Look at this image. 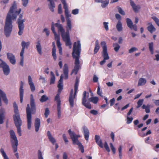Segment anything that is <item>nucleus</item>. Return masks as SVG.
Masks as SVG:
<instances>
[{
	"label": "nucleus",
	"instance_id": "nucleus-39",
	"mask_svg": "<svg viewBox=\"0 0 159 159\" xmlns=\"http://www.w3.org/2000/svg\"><path fill=\"white\" fill-rule=\"evenodd\" d=\"M113 46L114 48L115 51L116 52H117L120 48V46L117 43H113Z\"/></svg>",
	"mask_w": 159,
	"mask_h": 159
},
{
	"label": "nucleus",
	"instance_id": "nucleus-46",
	"mask_svg": "<svg viewBox=\"0 0 159 159\" xmlns=\"http://www.w3.org/2000/svg\"><path fill=\"white\" fill-rule=\"evenodd\" d=\"M117 8L118 10V12L120 14L122 15H125V12L119 6H117Z\"/></svg>",
	"mask_w": 159,
	"mask_h": 159
},
{
	"label": "nucleus",
	"instance_id": "nucleus-24",
	"mask_svg": "<svg viewBox=\"0 0 159 159\" xmlns=\"http://www.w3.org/2000/svg\"><path fill=\"white\" fill-rule=\"evenodd\" d=\"M66 32H69L70 31H71L72 30V25L71 20L70 19H68L66 20Z\"/></svg>",
	"mask_w": 159,
	"mask_h": 159
},
{
	"label": "nucleus",
	"instance_id": "nucleus-10",
	"mask_svg": "<svg viewBox=\"0 0 159 159\" xmlns=\"http://www.w3.org/2000/svg\"><path fill=\"white\" fill-rule=\"evenodd\" d=\"M63 40L65 42L66 45L67 46H69V48H71L72 44L71 43L70 39V37L69 32H66L61 35Z\"/></svg>",
	"mask_w": 159,
	"mask_h": 159
},
{
	"label": "nucleus",
	"instance_id": "nucleus-32",
	"mask_svg": "<svg viewBox=\"0 0 159 159\" xmlns=\"http://www.w3.org/2000/svg\"><path fill=\"white\" fill-rule=\"evenodd\" d=\"M116 28L118 32H121L123 30L122 24L120 20L118 22L116 25Z\"/></svg>",
	"mask_w": 159,
	"mask_h": 159
},
{
	"label": "nucleus",
	"instance_id": "nucleus-6",
	"mask_svg": "<svg viewBox=\"0 0 159 159\" xmlns=\"http://www.w3.org/2000/svg\"><path fill=\"white\" fill-rule=\"evenodd\" d=\"M101 45L102 47L103 51L102 52V55L104 59L102 61L100 62V63L101 65H102L106 62V60L109 59L110 57L107 52V46L105 42H102Z\"/></svg>",
	"mask_w": 159,
	"mask_h": 159
},
{
	"label": "nucleus",
	"instance_id": "nucleus-34",
	"mask_svg": "<svg viewBox=\"0 0 159 159\" xmlns=\"http://www.w3.org/2000/svg\"><path fill=\"white\" fill-rule=\"evenodd\" d=\"M146 83V80L144 78H141L139 79L138 86L144 85Z\"/></svg>",
	"mask_w": 159,
	"mask_h": 159
},
{
	"label": "nucleus",
	"instance_id": "nucleus-41",
	"mask_svg": "<svg viewBox=\"0 0 159 159\" xmlns=\"http://www.w3.org/2000/svg\"><path fill=\"white\" fill-rule=\"evenodd\" d=\"M143 99H139L137 102L138 106L136 107L137 108H138L140 107L143 104Z\"/></svg>",
	"mask_w": 159,
	"mask_h": 159
},
{
	"label": "nucleus",
	"instance_id": "nucleus-26",
	"mask_svg": "<svg viewBox=\"0 0 159 159\" xmlns=\"http://www.w3.org/2000/svg\"><path fill=\"white\" fill-rule=\"evenodd\" d=\"M148 26L147 27L148 30L151 34L155 31L156 30V28L152 25L151 22H149L148 23Z\"/></svg>",
	"mask_w": 159,
	"mask_h": 159
},
{
	"label": "nucleus",
	"instance_id": "nucleus-48",
	"mask_svg": "<svg viewBox=\"0 0 159 159\" xmlns=\"http://www.w3.org/2000/svg\"><path fill=\"white\" fill-rule=\"evenodd\" d=\"M152 18L155 21L157 25L159 26V19L155 16H153Z\"/></svg>",
	"mask_w": 159,
	"mask_h": 159
},
{
	"label": "nucleus",
	"instance_id": "nucleus-33",
	"mask_svg": "<svg viewBox=\"0 0 159 159\" xmlns=\"http://www.w3.org/2000/svg\"><path fill=\"white\" fill-rule=\"evenodd\" d=\"M36 47L37 50L39 53L40 55H42V48L39 41L37 43Z\"/></svg>",
	"mask_w": 159,
	"mask_h": 159
},
{
	"label": "nucleus",
	"instance_id": "nucleus-16",
	"mask_svg": "<svg viewBox=\"0 0 159 159\" xmlns=\"http://www.w3.org/2000/svg\"><path fill=\"white\" fill-rule=\"evenodd\" d=\"M7 58L9 60L10 62L12 64H15L16 60L14 55L11 53L8 52L7 54Z\"/></svg>",
	"mask_w": 159,
	"mask_h": 159
},
{
	"label": "nucleus",
	"instance_id": "nucleus-35",
	"mask_svg": "<svg viewBox=\"0 0 159 159\" xmlns=\"http://www.w3.org/2000/svg\"><path fill=\"white\" fill-rule=\"evenodd\" d=\"M98 100V98L97 97H91L89 99V101L92 102L94 104L97 103Z\"/></svg>",
	"mask_w": 159,
	"mask_h": 159
},
{
	"label": "nucleus",
	"instance_id": "nucleus-17",
	"mask_svg": "<svg viewBox=\"0 0 159 159\" xmlns=\"http://www.w3.org/2000/svg\"><path fill=\"white\" fill-rule=\"evenodd\" d=\"M95 139L97 144L101 148L103 147L102 140L99 135H96L95 136Z\"/></svg>",
	"mask_w": 159,
	"mask_h": 159
},
{
	"label": "nucleus",
	"instance_id": "nucleus-53",
	"mask_svg": "<svg viewBox=\"0 0 159 159\" xmlns=\"http://www.w3.org/2000/svg\"><path fill=\"white\" fill-rule=\"evenodd\" d=\"M110 147L111 148V150L112 151L113 153L114 154H115L116 152V149H115V147H114L113 144L111 143H110Z\"/></svg>",
	"mask_w": 159,
	"mask_h": 159
},
{
	"label": "nucleus",
	"instance_id": "nucleus-63",
	"mask_svg": "<svg viewBox=\"0 0 159 159\" xmlns=\"http://www.w3.org/2000/svg\"><path fill=\"white\" fill-rule=\"evenodd\" d=\"M108 23L107 22H104L103 23L104 27L107 31L108 30Z\"/></svg>",
	"mask_w": 159,
	"mask_h": 159
},
{
	"label": "nucleus",
	"instance_id": "nucleus-13",
	"mask_svg": "<svg viewBox=\"0 0 159 159\" xmlns=\"http://www.w3.org/2000/svg\"><path fill=\"white\" fill-rule=\"evenodd\" d=\"M126 23L128 26L131 30H133L135 31H137V27L136 25L133 24V23L131 20L129 18L126 19Z\"/></svg>",
	"mask_w": 159,
	"mask_h": 159
},
{
	"label": "nucleus",
	"instance_id": "nucleus-1",
	"mask_svg": "<svg viewBox=\"0 0 159 159\" xmlns=\"http://www.w3.org/2000/svg\"><path fill=\"white\" fill-rule=\"evenodd\" d=\"M21 11V9L17 8L16 4L14 2L13 5L10 8L7 14L4 28V33L7 37L10 36L12 29V20L16 19Z\"/></svg>",
	"mask_w": 159,
	"mask_h": 159
},
{
	"label": "nucleus",
	"instance_id": "nucleus-50",
	"mask_svg": "<svg viewBox=\"0 0 159 159\" xmlns=\"http://www.w3.org/2000/svg\"><path fill=\"white\" fill-rule=\"evenodd\" d=\"M38 159H43L42 155V153L40 150L38 151Z\"/></svg>",
	"mask_w": 159,
	"mask_h": 159
},
{
	"label": "nucleus",
	"instance_id": "nucleus-2",
	"mask_svg": "<svg viewBox=\"0 0 159 159\" xmlns=\"http://www.w3.org/2000/svg\"><path fill=\"white\" fill-rule=\"evenodd\" d=\"M81 51V44L80 41H78L76 42H75L73 44V52L72 55L73 58L75 59V66L74 69L73 70L71 73V75L74 73L75 75H76L80 69V61L79 58Z\"/></svg>",
	"mask_w": 159,
	"mask_h": 159
},
{
	"label": "nucleus",
	"instance_id": "nucleus-19",
	"mask_svg": "<svg viewBox=\"0 0 159 159\" xmlns=\"http://www.w3.org/2000/svg\"><path fill=\"white\" fill-rule=\"evenodd\" d=\"M28 83L31 91L33 92H34L35 90V87L30 75L28 76Z\"/></svg>",
	"mask_w": 159,
	"mask_h": 159
},
{
	"label": "nucleus",
	"instance_id": "nucleus-45",
	"mask_svg": "<svg viewBox=\"0 0 159 159\" xmlns=\"http://www.w3.org/2000/svg\"><path fill=\"white\" fill-rule=\"evenodd\" d=\"M20 55L21 57L20 64V65L23 66H24V53H22V55L21 53H20Z\"/></svg>",
	"mask_w": 159,
	"mask_h": 159
},
{
	"label": "nucleus",
	"instance_id": "nucleus-52",
	"mask_svg": "<svg viewBox=\"0 0 159 159\" xmlns=\"http://www.w3.org/2000/svg\"><path fill=\"white\" fill-rule=\"evenodd\" d=\"M119 156L120 159L122 158V147L120 145L119 148Z\"/></svg>",
	"mask_w": 159,
	"mask_h": 159
},
{
	"label": "nucleus",
	"instance_id": "nucleus-25",
	"mask_svg": "<svg viewBox=\"0 0 159 159\" xmlns=\"http://www.w3.org/2000/svg\"><path fill=\"white\" fill-rule=\"evenodd\" d=\"M40 125V121L39 118H37L35 119L34 122V126L35 130L38 132L39 129Z\"/></svg>",
	"mask_w": 159,
	"mask_h": 159
},
{
	"label": "nucleus",
	"instance_id": "nucleus-56",
	"mask_svg": "<svg viewBox=\"0 0 159 159\" xmlns=\"http://www.w3.org/2000/svg\"><path fill=\"white\" fill-rule=\"evenodd\" d=\"M104 146L105 149L108 152H109L110 151L109 148L106 142L105 143Z\"/></svg>",
	"mask_w": 159,
	"mask_h": 159
},
{
	"label": "nucleus",
	"instance_id": "nucleus-7",
	"mask_svg": "<svg viewBox=\"0 0 159 159\" xmlns=\"http://www.w3.org/2000/svg\"><path fill=\"white\" fill-rule=\"evenodd\" d=\"M11 140L12 147L13 148V152H16L17 151V147L18 145V140L15 135V133L13 130L10 131Z\"/></svg>",
	"mask_w": 159,
	"mask_h": 159
},
{
	"label": "nucleus",
	"instance_id": "nucleus-51",
	"mask_svg": "<svg viewBox=\"0 0 159 159\" xmlns=\"http://www.w3.org/2000/svg\"><path fill=\"white\" fill-rule=\"evenodd\" d=\"M22 4L23 6L26 7L29 2V0H22Z\"/></svg>",
	"mask_w": 159,
	"mask_h": 159
},
{
	"label": "nucleus",
	"instance_id": "nucleus-58",
	"mask_svg": "<svg viewBox=\"0 0 159 159\" xmlns=\"http://www.w3.org/2000/svg\"><path fill=\"white\" fill-rule=\"evenodd\" d=\"M133 120V118L132 117L130 118L129 117H127V123L128 124H130V123Z\"/></svg>",
	"mask_w": 159,
	"mask_h": 159
},
{
	"label": "nucleus",
	"instance_id": "nucleus-57",
	"mask_svg": "<svg viewBox=\"0 0 159 159\" xmlns=\"http://www.w3.org/2000/svg\"><path fill=\"white\" fill-rule=\"evenodd\" d=\"M62 12L61 5V4H60L58 7V13L61 14Z\"/></svg>",
	"mask_w": 159,
	"mask_h": 159
},
{
	"label": "nucleus",
	"instance_id": "nucleus-3",
	"mask_svg": "<svg viewBox=\"0 0 159 159\" xmlns=\"http://www.w3.org/2000/svg\"><path fill=\"white\" fill-rule=\"evenodd\" d=\"M30 105L28 104L26 108V117L27 121L28 129H30L31 128L32 124L31 114H34L36 111V107L33 95H30Z\"/></svg>",
	"mask_w": 159,
	"mask_h": 159
},
{
	"label": "nucleus",
	"instance_id": "nucleus-30",
	"mask_svg": "<svg viewBox=\"0 0 159 159\" xmlns=\"http://www.w3.org/2000/svg\"><path fill=\"white\" fill-rule=\"evenodd\" d=\"M5 111L3 108L0 109V124H2L3 123V120L4 119V114Z\"/></svg>",
	"mask_w": 159,
	"mask_h": 159
},
{
	"label": "nucleus",
	"instance_id": "nucleus-38",
	"mask_svg": "<svg viewBox=\"0 0 159 159\" xmlns=\"http://www.w3.org/2000/svg\"><path fill=\"white\" fill-rule=\"evenodd\" d=\"M149 48L151 54H153L154 53L153 43V42H151L149 43Z\"/></svg>",
	"mask_w": 159,
	"mask_h": 159
},
{
	"label": "nucleus",
	"instance_id": "nucleus-36",
	"mask_svg": "<svg viewBox=\"0 0 159 159\" xmlns=\"http://www.w3.org/2000/svg\"><path fill=\"white\" fill-rule=\"evenodd\" d=\"M100 48L99 45L98 43V40H97L95 42V46L94 49V54L97 53Z\"/></svg>",
	"mask_w": 159,
	"mask_h": 159
},
{
	"label": "nucleus",
	"instance_id": "nucleus-44",
	"mask_svg": "<svg viewBox=\"0 0 159 159\" xmlns=\"http://www.w3.org/2000/svg\"><path fill=\"white\" fill-rule=\"evenodd\" d=\"M63 83H58V92L60 93L63 89Z\"/></svg>",
	"mask_w": 159,
	"mask_h": 159
},
{
	"label": "nucleus",
	"instance_id": "nucleus-43",
	"mask_svg": "<svg viewBox=\"0 0 159 159\" xmlns=\"http://www.w3.org/2000/svg\"><path fill=\"white\" fill-rule=\"evenodd\" d=\"M65 13L66 16V20L68 19H70L69 17H70L71 16V15L69 13V10H67L65 11Z\"/></svg>",
	"mask_w": 159,
	"mask_h": 159
},
{
	"label": "nucleus",
	"instance_id": "nucleus-12",
	"mask_svg": "<svg viewBox=\"0 0 159 159\" xmlns=\"http://www.w3.org/2000/svg\"><path fill=\"white\" fill-rule=\"evenodd\" d=\"M14 111L15 114L13 116L14 120H21L17 105L16 102L13 103Z\"/></svg>",
	"mask_w": 159,
	"mask_h": 159
},
{
	"label": "nucleus",
	"instance_id": "nucleus-28",
	"mask_svg": "<svg viewBox=\"0 0 159 159\" xmlns=\"http://www.w3.org/2000/svg\"><path fill=\"white\" fill-rule=\"evenodd\" d=\"M84 135L85 139L88 141L89 139V129L85 126L83 127Z\"/></svg>",
	"mask_w": 159,
	"mask_h": 159
},
{
	"label": "nucleus",
	"instance_id": "nucleus-14",
	"mask_svg": "<svg viewBox=\"0 0 159 159\" xmlns=\"http://www.w3.org/2000/svg\"><path fill=\"white\" fill-rule=\"evenodd\" d=\"M129 2L134 11L135 13L139 12L141 9L140 5H136L132 0H129Z\"/></svg>",
	"mask_w": 159,
	"mask_h": 159
},
{
	"label": "nucleus",
	"instance_id": "nucleus-49",
	"mask_svg": "<svg viewBox=\"0 0 159 159\" xmlns=\"http://www.w3.org/2000/svg\"><path fill=\"white\" fill-rule=\"evenodd\" d=\"M50 111L48 108H47L45 109L44 115L46 118H47L48 115L49 114Z\"/></svg>",
	"mask_w": 159,
	"mask_h": 159
},
{
	"label": "nucleus",
	"instance_id": "nucleus-4",
	"mask_svg": "<svg viewBox=\"0 0 159 159\" xmlns=\"http://www.w3.org/2000/svg\"><path fill=\"white\" fill-rule=\"evenodd\" d=\"M68 132L73 141V143L74 144L77 145L79 146L80 149L81 150V152L82 153L84 152V147L78 139V138L80 137V136L76 135L75 132L74 131H72L70 129L68 130Z\"/></svg>",
	"mask_w": 159,
	"mask_h": 159
},
{
	"label": "nucleus",
	"instance_id": "nucleus-5",
	"mask_svg": "<svg viewBox=\"0 0 159 159\" xmlns=\"http://www.w3.org/2000/svg\"><path fill=\"white\" fill-rule=\"evenodd\" d=\"M79 80L77 77L76 78L75 82V92L73 94V90L71 89L69 97V102L70 105L71 107H73L74 106V99L75 98L76 93L77 91Z\"/></svg>",
	"mask_w": 159,
	"mask_h": 159
},
{
	"label": "nucleus",
	"instance_id": "nucleus-21",
	"mask_svg": "<svg viewBox=\"0 0 159 159\" xmlns=\"http://www.w3.org/2000/svg\"><path fill=\"white\" fill-rule=\"evenodd\" d=\"M30 44V42H28L26 43L24 41H23L22 42L21 45L22 47V48L20 52L22 55V53H24V52L25 48L26 47V48H27Z\"/></svg>",
	"mask_w": 159,
	"mask_h": 159
},
{
	"label": "nucleus",
	"instance_id": "nucleus-47",
	"mask_svg": "<svg viewBox=\"0 0 159 159\" xmlns=\"http://www.w3.org/2000/svg\"><path fill=\"white\" fill-rule=\"evenodd\" d=\"M138 50V49L135 47L131 48L129 51V52L130 53H132Z\"/></svg>",
	"mask_w": 159,
	"mask_h": 159
},
{
	"label": "nucleus",
	"instance_id": "nucleus-64",
	"mask_svg": "<svg viewBox=\"0 0 159 159\" xmlns=\"http://www.w3.org/2000/svg\"><path fill=\"white\" fill-rule=\"evenodd\" d=\"M63 159H69V158H68V156L66 152H64L63 153Z\"/></svg>",
	"mask_w": 159,
	"mask_h": 159
},
{
	"label": "nucleus",
	"instance_id": "nucleus-42",
	"mask_svg": "<svg viewBox=\"0 0 159 159\" xmlns=\"http://www.w3.org/2000/svg\"><path fill=\"white\" fill-rule=\"evenodd\" d=\"M56 48H52V56L53 57V58L55 60H56L57 59V56L56 54Z\"/></svg>",
	"mask_w": 159,
	"mask_h": 159
},
{
	"label": "nucleus",
	"instance_id": "nucleus-37",
	"mask_svg": "<svg viewBox=\"0 0 159 159\" xmlns=\"http://www.w3.org/2000/svg\"><path fill=\"white\" fill-rule=\"evenodd\" d=\"M49 99L48 97L46 95H44L42 96L39 99L40 101L41 102H46Z\"/></svg>",
	"mask_w": 159,
	"mask_h": 159
},
{
	"label": "nucleus",
	"instance_id": "nucleus-54",
	"mask_svg": "<svg viewBox=\"0 0 159 159\" xmlns=\"http://www.w3.org/2000/svg\"><path fill=\"white\" fill-rule=\"evenodd\" d=\"M102 3L101 5V6L103 8H104L109 3V2L108 1H107V0H106L104 2V3H103V2H102Z\"/></svg>",
	"mask_w": 159,
	"mask_h": 159
},
{
	"label": "nucleus",
	"instance_id": "nucleus-20",
	"mask_svg": "<svg viewBox=\"0 0 159 159\" xmlns=\"http://www.w3.org/2000/svg\"><path fill=\"white\" fill-rule=\"evenodd\" d=\"M23 83L21 81L20 83V102L22 103L23 99L24 94V89H23Z\"/></svg>",
	"mask_w": 159,
	"mask_h": 159
},
{
	"label": "nucleus",
	"instance_id": "nucleus-60",
	"mask_svg": "<svg viewBox=\"0 0 159 159\" xmlns=\"http://www.w3.org/2000/svg\"><path fill=\"white\" fill-rule=\"evenodd\" d=\"M63 138L65 143H67L68 142V141L67 139L66 136L65 134H63Z\"/></svg>",
	"mask_w": 159,
	"mask_h": 159
},
{
	"label": "nucleus",
	"instance_id": "nucleus-8",
	"mask_svg": "<svg viewBox=\"0 0 159 159\" xmlns=\"http://www.w3.org/2000/svg\"><path fill=\"white\" fill-rule=\"evenodd\" d=\"M23 14H20L19 16L17 21L19 29L18 33L20 35H21L22 34L25 27L24 23L25 22V18H23Z\"/></svg>",
	"mask_w": 159,
	"mask_h": 159
},
{
	"label": "nucleus",
	"instance_id": "nucleus-18",
	"mask_svg": "<svg viewBox=\"0 0 159 159\" xmlns=\"http://www.w3.org/2000/svg\"><path fill=\"white\" fill-rule=\"evenodd\" d=\"M51 30H52V32L54 34L55 38V39L56 40V41L60 40V36L59 35L57 34L55 31L54 28V23L53 22H52V23Z\"/></svg>",
	"mask_w": 159,
	"mask_h": 159
},
{
	"label": "nucleus",
	"instance_id": "nucleus-59",
	"mask_svg": "<svg viewBox=\"0 0 159 159\" xmlns=\"http://www.w3.org/2000/svg\"><path fill=\"white\" fill-rule=\"evenodd\" d=\"M90 113L91 114H92L93 115H96L98 114V111L96 110H92L90 111Z\"/></svg>",
	"mask_w": 159,
	"mask_h": 159
},
{
	"label": "nucleus",
	"instance_id": "nucleus-55",
	"mask_svg": "<svg viewBox=\"0 0 159 159\" xmlns=\"http://www.w3.org/2000/svg\"><path fill=\"white\" fill-rule=\"evenodd\" d=\"M55 80V76H51L50 81V84H54Z\"/></svg>",
	"mask_w": 159,
	"mask_h": 159
},
{
	"label": "nucleus",
	"instance_id": "nucleus-29",
	"mask_svg": "<svg viewBox=\"0 0 159 159\" xmlns=\"http://www.w3.org/2000/svg\"><path fill=\"white\" fill-rule=\"evenodd\" d=\"M2 68H3L4 74L6 75H8L10 71V69L8 66L6 64L2 67Z\"/></svg>",
	"mask_w": 159,
	"mask_h": 159
},
{
	"label": "nucleus",
	"instance_id": "nucleus-15",
	"mask_svg": "<svg viewBox=\"0 0 159 159\" xmlns=\"http://www.w3.org/2000/svg\"><path fill=\"white\" fill-rule=\"evenodd\" d=\"M14 123L17 128V132L19 135L20 136L22 135L20 126L22 125V120H14Z\"/></svg>",
	"mask_w": 159,
	"mask_h": 159
},
{
	"label": "nucleus",
	"instance_id": "nucleus-11",
	"mask_svg": "<svg viewBox=\"0 0 159 159\" xmlns=\"http://www.w3.org/2000/svg\"><path fill=\"white\" fill-rule=\"evenodd\" d=\"M55 100L56 101L57 103V117L58 119L60 118L61 117V100L60 98V94H57L55 96Z\"/></svg>",
	"mask_w": 159,
	"mask_h": 159
},
{
	"label": "nucleus",
	"instance_id": "nucleus-22",
	"mask_svg": "<svg viewBox=\"0 0 159 159\" xmlns=\"http://www.w3.org/2000/svg\"><path fill=\"white\" fill-rule=\"evenodd\" d=\"M63 70L64 74L65 75V79H68V65L67 64H64L63 67Z\"/></svg>",
	"mask_w": 159,
	"mask_h": 159
},
{
	"label": "nucleus",
	"instance_id": "nucleus-62",
	"mask_svg": "<svg viewBox=\"0 0 159 159\" xmlns=\"http://www.w3.org/2000/svg\"><path fill=\"white\" fill-rule=\"evenodd\" d=\"M115 100L114 98H113L112 99L110 100L111 106H112L114 104L115 102Z\"/></svg>",
	"mask_w": 159,
	"mask_h": 159
},
{
	"label": "nucleus",
	"instance_id": "nucleus-27",
	"mask_svg": "<svg viewBox=\"0 0 159 159\" xmlns=\"http://www.w3.org/2000/svg\"><path fill=\"white\" fill-rule=\"evenodd\" d=\"M47 134L49 141L51 142L53 144H54L56 141L55 138L52 135L50 132V131H48Z\"/></svg>",
	"mask_w": 159,
	"mask_h": 159
},
{
	"label": "nucleus",
	"instance_id": "nucleus-9",
	"mask_svg": "<svg viewBox=\"0 0 159 159\" xmlns=\"http://www.w3.org/2000/svg\"><path fill=\"white\" fill-rule=\"evenodd\" d=\"M89 93L85 91L83 93V97L82 99V104L86 108L89 109H91V106L90 103L89 102H87V98L89 97Z\"/></svg>",
	"mask_w": 159,
	"mask_h": 159
},
{
	"label": "nucleus",
	"instance_id": "nucleus-40",
	"mask_svg": "<svg viewBox=\"0 0 159 159\" xmlns=\"http://www.w3.org/2000/svg\"><path fill=\"white\" fill-rule=\"evenodd\" d=\"M0 152L4 159H9L7 156L3 149L1 148L0 149Z\"/></svg>",
	"mask_w": 159,
	"mask_h": 159
},
{
	"label": "nucleus",
	"instance_id": "nucleus-31",
	"mask_svg": "<svg viewBox=\"0 0 159 159\" xmlns=\"http://www.w3.org/2000/svg\"><path fill=\"white\" fill-rule=\"evenodd\" d=\"M0 94L3 100L6 104H7L8 103V100L7 98L6 95L5 93L0 89Z\"/></svg>",
	"mask_w": 159,
	"mask_h": 159
},
{
	"label": "nucleus",
	"instance_id": "nucleus-61",
	"mask_svg": "<svg viewBox=\"0 0 159 159\" xmlns=\"http://www.w3.org/2000/svg\"><path fill=\"white\" fill-rule=\"evenodd\" d=\"M97 94L99 95H100L101 97H103V96L102 95H101L102 94V92L101 91H100V87L99 86L98 87V90H97Z\"/></svg>",
	"mask_w": 159,
	"mask_h": 159
},
{
	"label": "nucleus",
	"instance_id": "nucleus-23",
	"mask_svg": "<svg viewBox=\"0 0 159 159\" xmlns=\"http://www.w3.org/2000/svg\"><path fill=\"white\" fill-rule=\"evenodd\" d=\"M55 26L57 28L58 31L61 33V35L65 33V30L62 25L56 23L54 24Z\"/></svg>",
	"mask_w": 159,
	"mask_h": 159
}]
</instances>
